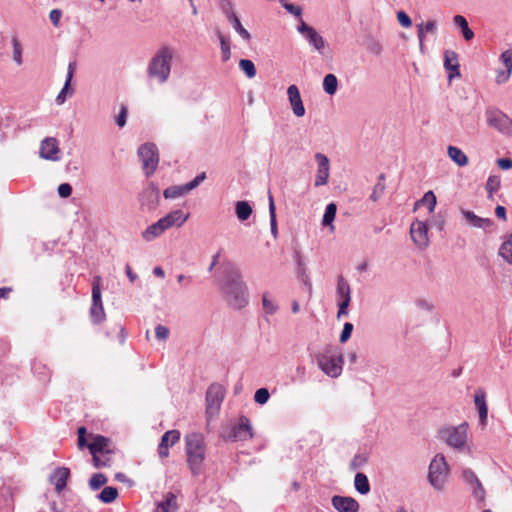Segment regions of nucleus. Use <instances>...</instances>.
Wrapping results in <instances>:
<instances>
[{"label":"nucleus","instance_id":"nucleus-1","mask_svg":"<svg viewBox=\"0 0 512 512\" xmlns=\"http://www.w3.org/2000/svg\"><path fill=\"white\" fill-rule=\"evenodd\" d=\"M185 451L187 464L193 476L202 472L206 454L205 438L200 433H190L185 436Z\"/></svg>","mask_w":512,"mask_h":512},{"label":"nucleus","instance_id":"nucleus-2","mask_svg":"<svg viewBox=\"0 0 512 512\" xmlns=\"http://www.w3.org/2000/svg\"><path fill=\"white\" fill-rule=\"evenodd\" d=\"M226 298L234 308H242L247 304V289L237 269L232 271V278L224 286Z\"/></svg>","mask_w":512,"mask_h":512},{"label":"nucleus","instance_id":"nucleus-3","mask_svg":"<svg viewBox=\"0 0 512 512\" xmlns=\"http://www.w3.org/2000/svg\"><path fill=\"white\" fill-rule=\"evenodd\" d=\"M172 52L167 46L161 47L155 56L151 59L148 66V75L158 78L159 82H165L170 75V62Z\"/></svg>","mask_w":512,"mask_h":512},{"label":"nucleus","instance_id":"nucleus-4","mask_svg":"<svg viewBox=\"0 0 512 512\" xmlns=\"http://www.w3.org/2000/svg\"><path fill=\"white\" fill-rule=\"evenodd\" d=\"M448 473L449 467L444 455L437 454L429 465L428 480L430 484L437 490L443 489Z\"/></svg>","mask_w":512,"mask_h":512},{"label":"nucleus","instance_id":"nucleus-5","mask_svg":"<svg viewBox=\"0 0 512 512\" xmlns=\"http://www.w3.org/2000/svg\"><path fill=\"white\" fill-rule=\"evenodd\" d=\"M487 124L503 135L512 134V119L497 108H488L485 111Z\"/></svg>","mask_w":512,"mask_h":512},{"label":"nucleus","instance_id":"nucleus-6","mask_svg":"<svg viewBox=\"0 0 512 512\" xmlns=\"http://www.w3.org/2000/svg\"><path fill=\"white\" fill-rule=\"evenodd\" d=\"M318 364L328 376L338 377L342 371L343 357L340 352H325L317 357Z\"/></svg>","mask_w":512,"mask_h":512},{"label":"nucleus","instance_id":"nucleus-7","mask_svg":"<svg viewBox=\"0 0 512 512\" xmlns=\"http://www.w3.org/2000/svg\"><path fill=\"white\" fill-rule=\"evenodd\" d=\"M138 156L142 162V167L147 176L154 173L158 166L159 156L155 144L146 143L139 147Z\"/></svg>","mask_w":512,"mask_h":512},{"label":"nucleus","instance_id":"nucleus-8","mask_svg":"<svg viewBox=\"0 0 512 512\" xmlns=\"http://www.w3.org/2000/svg\"><path fill=\"white\" fill-rule=\"evenodd\" d=\"M225 397V389L221 384L213 383L206 392V413L209 418L218 414Z\"/></svg>","mask_w":512,"mask_h":512},{"label":"nucleus","instance_id":"nucleus-9","mask_svg":"<svg viewBox=\"0 0 512 512\" xmlns=\"http://www.w3.org/2000/svg\"><path fill=\"white\" fill-rule=\"evenodd\" d=\"M100 280V277H95L92 283L90 317L94 324H99L105 320V311L101 300Z\"/></svg>","mask_w":512,"mask_h":512},{"label":"nucleus","instance_id":"nucleus-10","mask_svg":"<svg viewBox=\"0 0 512 512\" xmlns=\"http://www.w3.org/2000/svg\"><path fill=\"white\" fill-rule=\"evenodd\" d=\"M253 437L251 422L248 417L240 416L238 422L231 427L226 436L227 440L231 441H246Z\"/></svg>","mask_w":512,"mask_h":512},{"label":"nucleus","instance_id":"nucleus-11","mask_svg":"<svg viewBox=\"0 0 512 512\" xmlns=\"http://www.w3.org/2000/svg\"><path fill=\"white\" fill-rule=\"evenodd\" d=\"M442 434L448 445L461 448L465 445L467 440V426L466 424H462L458 427H450L445 429Z\"/></svg>","mask_w":512,"mask_h":512},{"label":"nucleus","instance_id":"nucleus-12","mask_svg":"<svg viewBox=\"0 0 512 512\" xmlns=\"http://www.w3.org/2000/svg\"><path fill=\"white\" fill-rule=\"evenodd\" d=\"M206 178V173L203 172L201 174H199L198 176H196L192 181H190L189 183L185 184V185H181V186H170L168 188H166L163 192V196L166 198V199H175V198H178L184 194H187L188 192H190L191 190H193L194 188H196L202 181H204Z\"/></svg>","mask_w":512,"mask_h":512},{"label":"nucleus","instance_id":"nucleus-13","mask_svg":"<svg viewBox=\"0 0 512 512\" xmlns=\"http://www.w3.org/2000/svg\"><path fill=\"white\" fill-rule=\"evenodd\" d=\"M88 449L92 454L93 461H100L97 456L103 453H114L111 440L102 435H96L93 437V441L88 444Z\"/></svg>","mask_w":512,"mask_h":512},{"label":"nucleus","instance_id":"nucleus-14","mask_svg":"<svg viewBox=\"0 0 512 512\" xmlns=\"http://www.w3.org/2000/svg\"><path fill=\"white\" fill-rule=\"evenodd\" d=\"M298 32L302 34L317 51L321 52L324 49L325 41L323 37L303 20H301L298 26Z\"/></svg>","mask_w":512,"mask_h":512},{"label":"nucleus","instance_id":"nucleus-15","mask_svg":"<svg viewBox=\"0 0 512 512\" xmlns=\"http://www.w3.org/2000/svg\"><path fill=\"white\" fill-rule=\"evenodd\" d=\"M40 157L50 161L59 160L60 149L56 138L47 137L40 145Z\"/></svg>","mask_w":512,"mask_h":512},{"label":"nucleus","instance_id":"nucleus-16","mask_svg":"<svg viewBox=\"0 0 512 512\" xmlns=\"http://www.w3.org/2000/svg\"><path fill=\"white\" fill-rule=\"evenodd\" d=\"M428 228L425 222L423 221H415L411 224L410 227V235L413 240V242L421 247L424 248L428 245Z\"/></svg>","mask_w":512,"mask_h":512},{"label":"nucleus","instance_id":"nucleus-17","mask_svg":"<svg viewBox=\"0 0 512 512\" xmlns=\"http://www.w3.org/2000/svg\"><path fill=\"white\" fill-rule=\"evenodd\" d=\"M180 440V432L178 430H169L165 432L158 445V454L160 458H167L169 456V447H172Z\"/></svg>","mask_w":512,"mask_h":512},{"label":"nucleus","instance_id":"nucleus-18","mask_svg":"<svg viewBox=\"0 0 512 512\" xmlns=\"http://www.w3.org/2000/svg\"><path fill=\"white\" fill-rule=\"evenodd\" d=\"M315 158L318 162V170L315 179V186L326 185L329 178V159L322 153H317Z\"/></svg>","mask_w":512,"mask_h":512},{"label":"nucleus","instance_id":"nucleus-19","mask_svg":"<svg viewBox=\"0 0 512 512\" xmlns=\"http://www.w3.org/2000/svg\"><path fill=\"white\" fill-rule=\"evenodd\" d=\"M331 502L339 512H358L359 510V503L352 497L335 495Z\"/></svg>","mask_w":512,"mask_h":512},{"label":"nucleus","instance_id":"nucleus-20","mask_svg":"<svg viewBox=\"0 0 512 512\" xmlns=\"http://www.w3.org/2000/svg\"><path fill=\"white\" fill-rule=\"evenodd\" d=\"M444 67L449 71L448 78L452 80L455 77H460V64L458 54L452 50H446L444 53Z\"/></svg>","mask_w":512,"mask_h":512},{"label":"nucleus","instance_id":"nucleus-21","mask_svg":"<svg viewBox=\"0 0 512 512\" xmlns=\"http://www.w3.org/2000/svg\"><path fill=\"white\" fill-rule=\"evenodd\" d=\"M287 94L293 113L297 117L304 116L305 108L298 87L296 85H290L287 89Z\"/></svg>","mask_w":512,"mask_h":512},{"label":"nucleus","instance_id":"nucleus-22","mask_svg":"<svg viewBox=\"0 0 512 512\" xmlns=\"http://www.w3.org/2000/svg\"><path fill=\"white\" fill-rule=\"evenodd\" d=\"M474 403L479 413V422L482 426L487 424L488 406L486 402V393L482 388H478L474 395Z\"/></svg>","mask_w":512,"mask_h":512},{"label":"nucleus","instance_id":"nucleus-23","mask_svg":"<svg viewBox=\"0 0 512 512\" xmlns=\"http://www.w3.org/2000/svg\"><path fill=\"white\" fill-rule=\"evenodd\" d=\"M188 218L189 214H185L182 210H174L159 220L167 230L173 226L181 227Z\"/></svg>","mask_w":512,"mask_h":512},{"label":"nucleus","instance_id":"nucleus-24","mask_svg":"<svg viewBox=\"0 0 512 512\" xmlns=\"http://www.w3.org/2000/svg\"><path fill=\"white\" fill-rule=\"evenodd\" d=\"M69 477L70 470L67 467H59L53 471L50 481L54 485L57 493H61L65 489Z\"/></svg>","mask_w":512,"mask_h":512},{"label":"nucleus","instance_id":"nucleus-25","mask_svg":"<svg viewBox=\"0 0 512 512\" xmlns=\"http://www.w3.org/2000/svg\"><path fill=\"white\" fill-rule=\"evenodd\" d=\"M461 214L465 220L474 227L489 228L493 226V221L491 219L479 217L472 211L462 209Z\"/></svg>","mask_w":512,"mask_h":512},{"label":"nucleus","instance_id":"nucleus-26","mask_svg":"<svg viewBox=\"0 0 512 512\" xmlns=\"http://www.w3.org/2000/svg\"><path fill=\"white\" fill-rule=\"evenodd\" d=\"M177 510V497L172 492H168L164 500L157 504L154 512H176Z\"/></svg>","mask_w":512,"mask_h":512},{"label":"nucleus","instance_id":"nucleus-27","mask_svg":"<svg viewBox=\"0 0 512 512\" xmlns=\"http://www.w3.org/2000/svg\"><path fill=\"white\" fill-rule=\"evenodd\" d=\"M498 255L509 265H512V233L504 237L498 249Z\"/></svg>","mask_w":512,"mask_h":512},{"label":"nucleus","instance_id":"nucleus-28","mask_svg":"<svg viewBox=\"0 0 512 512\" xmlns=\"http://www.w3.org/2000/svg\"><path fill=\"white\" fill-rule=\"evenodd\" d=\"M165 230L166 229L164 228L163 224H161V221L158 220L156 223H153L152 225L148 226L142 232V237L145 241L150 242L155 238L159 237L161 234H163Z\"/></svg>","mask_w":512,"mask_h":512},{"label":"nucleus","instance_id":"nucleus-29","mask_svg":"<svg viewBox=\"0 0 512 512\" xmlns=\"http://www.w3.org/2000/svg\"><path fill=\"white\" fill-rule=\"evenodd\" d=\"M336 293L340 298L339 302H346V303L351 302L350 285L344 279V277L341 275L338 277Z\"/></svg>","mask_w":512,"mask_h":512},{"label":"nucleus","instance_id":"nucleus-30","mask_svg":"<svg viewBox=\"0 0 512 512\" xmlns=\"http://www.w3.org/2000/svg\"><path fill=\"white\" fill-rule=\"evenodd\" d=\"M437 29V22L435 20H429L425 24L421 23L417 25V36L419 39L420 47L424 45L425 32L434 34Z\"/></svg>","mask_w":512,"mask_h":512},{"label":"nucleus","instance_id":"nucleus-31","mask_svg":"<svg viewBox=\"0 0 512 512\" xmlns=\"http://www.w3.org/2000/svg\"><path fill=\"white\" fill-rule=\"evenodd\" d=\"M447 153L449 158L458 166H466L468 164V157L466 154L456 146H448Z\"/></svg>","mask_w":512,"mask_h":512},{"label":"nucleus","instance_id":"nucleus-32","mask_svg":"<svg viewBox=\"0 0 512 512\" xmlns=\"http://www.w3.org/2000/svg\"><path fill=\"white\" fill-rule=\"evenodd\" d=\"M454 24L462 31L465 40L470 41L474 37V32L469 28L468 22L464 16L456 15L453 18Z\"/></svg>","mask_w":512,"mask_h":512},{"label":"nucleus","instance_id":"nucleus-33","mask_svg":"<svg viewBox=\"0 0 512 512\" xmlns=\"http://www.w3.org/2000/svg\"><path fill=\"white\" fill-rule=\"evenodd\" d=\"M235 210L240 221L247 220L252 214V207L247 201H238L236 203Z\"/></svg>","mask_w":512,"mask_h":512},{"label":"nucleus","instance_id":"nucleus-34","mask_svg":"<svg viewBox=\"0 0 512 512\" xmlns=\"http://www.w3.org/2000/svg\"><path fill=\"white\" fill-rule=\"evenodd\" d=\"M354 485H355V489L360 494L365 495V494L369 493V491H370V484H369L368 478L363 473H357L355 475Z\"/></svg>","mask_w":512,"mask_h":512},{"label":"nucleus","instance_id":"nucleus-35","mask_svg":"<svg viewBox=\"0 0 512 512\" xmlns=\"http://www.w3.org/2000/svg\"><path fill=\"white\" fill-rule=\"evenodd\" d=\"M385 189H386L385 174L382 173L378 176V181L375 184V186L373 187V191L370 195V199L374 202L377 201L378 199H380L382 197V195L385 192Z\"/></svg>","mask_w":512,"mask_h":512},{"label":"nucleus","instance_id":"nucleus-36","mask_svg":"<svg viewBox=\"0 0 512 512\" xmlns=\"http://www.w3.org/2000/svg\"><path fill=\"white\" fill-rule=\"evenodd\" d=\"M338 80L334 74H327L323 80V89L329 95H334L337 91Z\"/></svg>","mask_w":512,"mask_h":512},{"label":"nucleus","instance_id":"nucleus-37","mask_svg":"<svg viewBox=\"0 0 512 512\" xmlns=\"http://www.w3.org/2000/svg\"><path fill=\"white\" fill-rule=\"evenodd\" d=\"M117 497H118V490L112 486L105 487L98 495V498L103 503H112L113 501L116 500Z\"/></svg>","mask_w":512,"mask_h":512},{"label":"nucleus","instance_id":"nucleus-38","mask_svg":"<svg viewBox=\"0 0 512 512\" xmlns=\"http://www.w3.org/2000/svg\"><path fill=\"white\" fill-rule=\"evenodd\" d=\"M228 19L231 22L233 28L239 33V35L243 39H250V33L242 26L239 18L234 13L229 14Z\"/></svg>","mask_w":512,"mask_h":512},{"label":"nucleus","instance_id":"nucleus-39","mask_svg":"<svg viewBox=\"0 0 512 512\" xmlns=\"http://www.w3.org/2000/svg\"><path fill=\"white\" fill-rule=\"evenodd\" d=\"M336 211H337V206L335 203L328 204L325 209V213H324L323 220H322V225L331 226V228L333 229L334 227L332 225V222L335 219Z\"/></svg>","mask_w":512,"mask_h":512},{"label":"nucleus","instance_id":"nucleus-40","mask_svg":"<svg viewBox=\"0 0 512 512\" xmlns=\"http://www.w3.org/2000/svg\"><path fill=\"white\" fill-rule=\"evenodd\" d=\"M218 38L221 46V55L222 61L226 62L230 59L231 51H230V40L224 36L221 32H218Z\"/></svg>","mask_w":512,"mask_h":512},{"label":"nucleus","instance_id":"nucleus-41","mask_svg":"<svg viewBox=\"0 0 512 512\" xmlns=\"http://www.w3.org/2000/svg\"><path fill=\"white\" fill-rule=\"evenodd\" d=\"M239 68L246 74L248 78H254L256 76V67L251 60L241 59L239 61Z\"/></svg>","mask_w":512,"mask_h":512},{"label":"nucleus","instance_id":"nucleus-42","mask_svg":"<svg viewBox=\"0 0 512 512\" xmlns=\"http://www.w3.org/2000/svg\"><path fill=\"white\" fill-rule=\"evenodd\" d=\"M501 180L498 176H490L486 182V191L488 192V197L492 198L493 194L497 192L500 188Z\"/></svg>","mask_w":512,"mask_h":512},{"label":"nucleus","instance_id":"nucleus-43","mask_svg":"<svg viewBox=\"0 0 512 512\" xmlns=\"http://www.w3.org/2000/svg\"><path fill=\"white\" fill-rule=\"evenodd\" d=\"M420 203L423 205H427L429 212H433L436 206V196L433 193V191L426 192L422 199L416 203V205Z\"/></svg>","mask_w":512,"mask_h":512},{"label":"nucleus","instance_id":"nucleus-44","mask_svg":"<svg viewBox=\"0 0 512 512\" xmlns=\"http://www.w3.org/2000/svg\"><path fill=\"white\" fill-rule=\"evenodd\" d=\"M269 215H270L271 232L275 235L277 233L276 207H275L274 199H273V196L271 195V193L269 194Z\"/></svg>","mask_w":512,"mask_h":512},{"label":"nucleus","instance_id":"nucleus-45","mask_svg":"<svg viewBox=\"0 0 512 512\" xmlns=\"http://www.w3.org/2000/svg\"><path fill=\"white\" fill-rule=\"evenodd\" d=\"M107 478L102 473L94 474L89 480V486L92 490H97L104 484H106Z\"/></svg>","mask_w":512,"mask_h":512},{"label":"nucleus","instance_id":"nucleus-46","mask_svg":"<svg viewBox=\"0 0 512 512\" xmlns=\"http://www.w3.org/2000/svg\"><path fill=\"white\" fill-rule=\"evenodd\" d=\"M12 45H13V60L17 65L22 64V46L17 39V37H12Z\"/></svg>","mask_w":512,"mask_h":512},{"label":"nucleus","instance_id":"nucleus-47","mask_svg":"<svg viewBox=\"0 0 512 512\" xmlns=\"http://www.w3.org/2000/svg\"><path fill=\"white\" fill-rule=\"evenodd\" d=\"M114 453H103L99 454L98 459L100 461H93V464L96 468L109 467L112 464V455Z\"/></svg>","mask_w":512,"mask_h":512},{"label":"nucleus","instance_id":"nucleus-48","mask_svg":"<svg viewBox=\"0 0 512 512\" xmlns=\"http://www.w3.org/2000/svg\"><path fill=\"white\" fill-rule=\"evenodd\" d=\"M500 61L502 62L504 69L512 71V49L504 51L500 55Z\"/></svg>","mask_w":512,"mask_h":512},{"label":"nucleus","instance_id":"nucleus-49","mask_svg":"<svg viewBox=\"0 0 512 512\" xmlns=\"http://www.w3.org/2000/svg\"><path fill=\"white\" fill-rule=\"evenodd\" d=\"M462 477L464 479V481L470 485L471 487H473L475 484H477L478 482H480V480L478 479V477L476 476V474L470 470V469H465L463 472H462Z\"/></svg>","mask_w":512,"mask_h":512},{"label":"nucleus","instance_id":"nucleus-50","mask_svg":"<svg viewBox=\"0 0 512 512\" xmlns=\"http://www.w3.org/2000/svg\"><path fill=\"white\" fill-rule=\"evenodd\" d=\"M471 489H472V494L475 497V499H477L480 502H484L486 492H485V489H484L483 485L481 484V482H478L477 484H475L473 487H471Z\"/></svg>","mask_w":512,"mask_h":512},{"label":"nucleus","instance_id":"nucleus-51","mask_svg":"<svg viewBox=\"0 0 512 512\" xmlns=\"http://www.w3.org/2000/svg\"><path fill=\"white\" fill-rule=\"evenodd\" d=\"M72 93H73V90L70 89V83L65 82L64 87L62 88V90L59 92V94L56 97V102L58 104L64 103L67 95L71 96Z\"/></svg>","mask_w":512,"mask_h":512},{"label":"nucleus","instance_id":"nucleus-52","mask_svg":"<svg viewBox=\"0 0 512 512\" xmlns=\"http://www.w3.org/2000/svg\"><path fill=\"white\" fill-rule=\"evenodd\" d=\"M269 391L266 388H260L255 392L254 400L259 404H265L269 399Z\"/></svg>","mask_w":512,"mask_h":512},{"label":"nucleus","instance_id":"nucleus-53","mask_svg":"<svg viewBox=\"0 0 512 512\" xmlns=\"http://www.w3.org/2000/svg\"><path fill=\"white\" fill-rule=\"evenodd\" d=\"M262 303L267 314H274L277 311V306L268 299L266 294L263 295Z\"/></svg>","mask_w":512,"mask_h":512},{"label":"nucleus","instance_id":"nucleus-54","mask_svg":"<svg viewBox=\"0 0 512 512\" xmlns=\"http://www.w3.org/2000/svg\"><path fill=\"white\" fill-rule=\"evenodd\" d=\"M511 72L506 69H499L496 71V82L497 84H503L507 82L510 78Z\"/></svg>","mask_w":512,"mask_h":512},{"label":"nucleus","instance_id":"nucleus-55","mask_svg":"<svg viewBox=\"0 0 512 512\" xmlns=\"http://www.w3.org/2000/svg\"><path fill=\"white\" fill-rule=\"evenodd\" d=\"M352 331L353 325L349 322L345 323L339 338L340 342L345 343L350 338Z\"/></svg>","mask_w":512,"mask_h":512},{"label":"nucleus","instance_id":"nucleus-56","mask_svg":"<svg viewBox=\"0 0 512 512\" xmlns=\"http://www.w3.org/2000/svg\"><path fill=\"white\" fill-rule=\"evenodd\" d=\"M78 447L80 449H83L84 447L88 446L86 441V433L87 430L84 426L78 428Z\"/></svg>","mask_w":512,"mask_h":512},{"label":"nucleus","instance_id":"nucleus-57","mask_svg":"<svg viewBox=\"0 0 512 512\" xmlns=\"http://www.w3.org/2000/svg\"><path fill=\"white\" fill-rule=\"evenodd\" d=\"M397 19L399 23L405 28L410 27L412 24L410 17L404 11H399L397 13Z\"/></svg>","mask_w":512,"mask_h":512},{"label":"nucleus","instance_id":"nucleus-58","mask_svg":"<svg viewBox=\"0 0 512 512\" xmlns=\"http://www.w3.org/2000/svg\"><path fill=\"white\" fill-rule=\"evenodd\" d=\"M58 194L62 198H67V197L71 196V194H72V187H71V185L68 184V183L60 184L59 187H58Z\"/></svg>","mask_w":512,"mask_h":512},{"label":"nucleus","instance_id":"nucleus-59","mask_svg":"<svg viewBox=\"0 0 512 512\" xmlns=\"http://www.w3.org/2000/svg\"><path fill=\"white\" fill-rule=\"evenodd\" d=\"M127 107L125 105L121 106L120 113L116 118V123L119 127H123L126 124V118H127Z\"/></svg>","mask_w":512,"mask_h":512},{"label":"nucleus","instance_id":"nucleus-60","mask_svg":"<svg viewBox=\"0 0 512 512\" xmlns=\"http://www.w3.org/2000/svg\"><path fill=\"white\" fill-rule=\"evenodd\" d=\"M155 335L159 340H166L169 335V330L163 325H158L155 328Z\"/></svg>","mask_w":512,"mask_h":512},{"label":"nucleus","instance_id":"nucleus-61","mask_svg":"<svg viewBox=\"0 0 512 512\" xmlns=\"http://www.w3.org/2000/svg\"><path fill=\"white\" fill-rule=\"evenodd\" d=\"M61 16L62 12L58 9H53L50 11L49 18L55 27H59Z\"/></svg>","mask_w":512,"mask_h":512},{"label":"nucleus","instance_id":"nucleus-62","mask_svg":"<svg viewBox=\"0 0 512 512\" xmlns=\"http://www.w3.org/2000/svg\"><path fill=\"white\" fill-rule=\"evenodd\" d=\"M282 5L284 6V8L291 14H294L295 16H298L300 17L301 14H302V9L301 7L299 6H295L293 4H289V3H286V2H281Z\"/></svg>","mask_w":512,"mask_h":512},{"label":"nucleus","instance_id":"nucleus-63","mask_svg":"<svg viewBox=\"0 0 512 512\" xmlns=\"http://www.w3.org/2000/svg\"><path fill=\"white\" fill-rule=\"evenodd\" d=\"M366 461H367V459H366L365 456H363V455H355L354 458L351 461L350 466H351L352 469H357L360 466H362L363 464H365Z\"/></svg>","mask_w":512,"mask_h":512},{"label":"nucleus","instance_id":"nucleus-64","mask_svg":"<svg viewBox=\"0 0 512 512\" xmlns=\"http://www.w3.org/2000/svg\"><path fill=\"white\" fill-rule=\"evenodd\" d=\"M497 165L502 170H508L512 168V160L509 158H500L497 160Z\"/></svg>","mask_w":512,"mask_h":512}]
</instances>
